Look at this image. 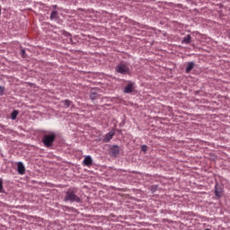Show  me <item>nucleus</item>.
I'll return each instance as SVG.
<instances>
[{
  "label": "nucleus",
  "instance_id": "obj_23",
  "mask_svg": "<svg viewBox=\"0 0 230 230\" xmlns=\"http://www.w3.org/2000/svg\"><path fill=\"white\" fill-rule=\"evenodd\" d=\"M122 125H123V124L120 123V124H119V127H122Z\"/></svg>",
  "mask_w": 230,
  "mask_h": 230
},
{
  "label": "nucleus",
  "instance_id": "obj_9",
  "mask_svg": "<svg viewBox=\"0 0 230 230\" xmlns=\"http://www.w3.org/2000/svg\"><path fill=\"white\" fill-rule=\"evenodd\" d=\"M194 68H195V62L190 61L187 63V66L185 68V73H187V75H189V73H191V71H193Z\"/></svg>",
  "mask_w": 230,
  "mask_h": 230
},
{
  "label": "nucleus",
  "instance_id": "obj_12",
  "mask_svg": "<svg viewBox=\"0 0 230 230\" xmlns=\"http://www.w3.org/2000/svg\"><path fill=\"white\" fill-rule=\"evenodd\" d=\"M83 163L84 166H91L93 164V157H91V155H87L84 157Z\"/></svg>",
  "mask_w": 230,
  "mask_h": 230
},
{
  "label": "nucleus",
  "instance_id": "obj_7",
  "mask_svg": "<svg viewBox=\"0 0 230 230\" xmlns=\"http://www.w3.org/2000/svg\"><path fill=\"white\" fill-rule=\"evenodd\" d=\"M17 172L19 175H24V173H26V167L22 162L17 163Z\"/></svg>",
  "mask_w": 230,
  "mask_h": 230
},
{
  "label": "nucleus",
  "instance_id": "obj_1",
  "mask_svg": "<svg viewBox=\"0 0 230 230\" xmlns=\"http://www.w3.org/2000/svg\"><path fill=\"white\" fill-rule=\"evenodd\" d=\"M55 141H57V133L53 131H47L43 134L41 143L46 148H52L53 145H55Z\"/></svg>",
  "mask_w": 230,
  "mask_h": 230
},
{
  "label": "nucleus",
  "instance_id": "obj_24",
  "mask_svg": "<svg viewBox=\"0 0 230 230\" xmlns=\"http://www.w3.org/2000/svg\"><path fill=\"white\" fill-rule=\"evenodd\" d=\"M0 15H1V6H0Z\"/></svg>",
  "mask_w": 230,
  "mask_h": 230
},
{
  "label": "nucleus",
  "instance_id": "obj_13",
  "mask_svg": "<svg viewBox=\"0 0 230 230\" xmlns=\"http://www.w3.org/2000/svg\"><path fill=\"white\" fill-rule=\"evenodd\" d=\"M191 43V35H186L181 40V44H190Z\"/></svg>",
  "mask_w": 230,
  "mask_h": 230
},
{
  "label": "nucleus",
  "instance_id": "obj_14",
  "mask_svg": "<svg viewBox=\"0 0 230 230\" xmlns=\"http://www.w3.org/2000/svg\"><path fill=\"white\" fill-rule=\"evenodd\" d=\"M61 103L66 107V109H69L73 105V101H70L69 99H66L65 101H62Z\"/></svg>",
  "mask_w": 230,
  "mask_h": 230
},
{
  "label": "nucleus",
  "instance_id": "obj_21",
  "mask_svg": "<svg viewBox=\"0 0 230 230\" xmlns=\"http://www.w3.org/2000/svg\"><path fill=\"white\" fill-rule=\"evenodd\" d=\"M21 56L22 58H26V50L24 49H21Z\"/></svg>",
  "mask_w": 230,
  "mask_h": 230
},
{
  "label": "nucleus",
  "instance_id": "obj_16",
  "mask_svg": "<svg viewBox=\"0 0 230 230\" xmlns=\"http://www.w3.org/2000/svg\"><path fill=\"white\" fill-rule=\"evenodd\" d=\"M17 116H19V111L18 110H13L11 112V119H13V120L17 119Z\"/></svg>",
  "mask_w": 230,
  "mask_h": 230
},
{
  "label": "nucleus",
  "instance_id": "obj_4",
  "mask_svg": "<svg viewBox=\"0 0 230 230\" xmlns=\"http://www.w3.org/2000/svg\"><path fill=\"white\" fill-rule=\"evenodd\" d=\"M108 154L111 159H118V157H119V154H121V146L119 145H109Z\"/></svg>",
  "mask_w": 230,
  "mask_h": 230
},
{
  "label": "nucleus",
  "instance_id": "obj_6",
  "mask_svg": "<svg viewBox=\"0 0 230 230\" xmlns=\"http://www.w3.org/2000/svg\"><path fill=\"white\" fill-rule=\"evenodd\" d=\"M214 193L216 197H217V199H222V197L224 196V189H222V186H220V184L216 183Z\"/></svg>",
  "mask_w": 230,
  "mask_h": 230
},
{
  "label": "nucleus",
  "instance_id": "obj_18",
  "mask_svg": "<svg viewBox=\"0 0 230 230\" xmlns=\"http://www.w3.org/2000/svg\"><path fill=\"white\" fill-rule=\"evenodd\" d=\"M159 186L158 185H152L150 190L152 191V193H155V191H157Z\"/></svg>",
  "mask_w": 230,
  "mask_h": 230
},
{
  "label": "nucleus",
  "instance_id": "obj_20",
  "mask_svg": "<svg viewBox=\"0 0 230 230\" xmlns=\"http://www.w3.org/2000/svg\"><path fill=\"white\" fill-rule=\"evenodd\" d=\"M4 91H5L4 86H1L0 85V96H4Z\"/></svg>",
  "mask_w": 230,
  "mask_h": 230
},
{
  "label": "nucleus",
  "instance_id": "obj_19",
  "mask_svg": "<svg viewBox=\"0 0 230 230\" xmlns=\"http://www.w3.org/2000/svg\"><path fill=\"white\" fill-rule=\"evenodd\" d=\"M62 31V35H64L65 37H73V34H71V32H68L66 31Z\"/></svg>",
  "mask_w": 230,
  "mask_h": 230
},
{
  "label": "nucleus",
  "instance_id": "obj_10",
  "mask_svg": "<svg viewBox=\"0 0 230 230\" xmlns=\"http://www.w3.org/2000/svg\"><path fill=\"white\" fill-rule=\"evenodd\" d=\"M49 19L50 21H58V19H60V17L58 16V11L53 10L50 13Z\"/></svg>",
  "mask_w": 230,
  "mask_h": 230
},
{
  "label": "nucleus",
  "instance_id": "obj_5",
  "mask_svg": "<svg viewBox=\"0 0 230 230\" xmlns=\"http://www.w3.org/2000/svg\"><path fill=\"white\" fill-rule=\"evenodd\" d=\"M124 94H132V93H136V82L128 81V84L123 89Z\"/></svg>",
  "mask_w": 230,
  "mask_h": 230
},
{
  "label": "nucleus",
  "instance_id": "obj_17",
  "mask_svg": "<svg viewBox=\"0 0 230 230\" xmlns=\"http://www.w3.org/2000/svg\"><path fill=\"white\" fill-rule=\"evenodd\" d=\"M141 152H144V154H146V152H148V146L142 145L141 146Z\"/></svg>",
  "mask_w": 230,
  "mask_h": 230
},
{
  "label": "nucleus",
  "instance_id": "obj_8",
  "mask_svg": "<svg viewBox=\"0 0 230 230\" xmlns=\"http://www.w3.org/2000/svg\"><path fill=\"white\" fill-rule=\"evenodd\" d=\"M114 134H116V130L112 129L108 134L105 135L103 139V143H109L112 137H114Z\"/></svg>",
  "mask_w": 230,
  "mask_h": 230
},
{
  "label": "nucleus",
  "instance_id": "obj_2",
  "mask_svg": "<svg viewBox=\"0 0 230 230\" xmlns=\"http://www.w3.org/2000/svg\"><path fill=\"white\" fill-rule=\"evenodd\" d=\"M115 71L119 75H128V76H132V71L130 70V66L128 63L122 61L115 66Z\"/></svg>",
  "mask_w": 230,
  "mask_h": 230
},
{
  "label": "nucleus",
  "instance_id": "obj_22",
  "mask_svg": "<svg viewBox=\"0 0 230 230\" xmlns=\"http://www.w3.org/2000/svg\"><path fill=\"white\" fill-rule=\"evenodd\" d=\"M54 10H58V5H53Z\"/></svg>",
  "mask_w": 230,
  "mask_h": 230
},
{
  "label": "nucleus",
  "instance_id": "obj_11",
  "mask_svg": "<svg viewBox=\"0 0 230 230\" xmlns=\"http://www.w3.org/2000/svg\"><path fill=\"white\" fill-rule=\"evenodd\" d=\"M100 98V94L96 92V90H91L90 92V100H98Z\"/></svg>",
  "mask_w": 230,
  "mask_h": 230
},
{
  "label": "nucleus",
  "instance_id": "obj_3",
  "mask_svg": "<svg viewBox=\"0 0 230 230\" xmlns=\"http://www.w3.org/2000/svg\"><path fill=\"white\" fill-rule=\"evenodd\" d=\"M64 202H76L82 204V199L76 195V191L69 189L65 195Z\"/></svg>",
  "mask_w": 230,
  "mask_h": 230
},
{
  "label": "nucleus",
  "instance_id": "obj_15",
  "mask_svg": "<svg viewBox=\"0 0 230 230\" xmlns=\"http://www.w3.org/2000/svg\"><path fill=\"white\" fill-rule=\"evenodd\" d=\"M0 193H4V195H8V192H6V190H4L3 178H0Z\"/></svg>",
  "mask_w": 230,
  "mask_h": 230
}]
</instances>
